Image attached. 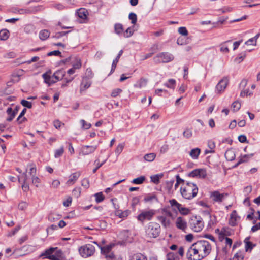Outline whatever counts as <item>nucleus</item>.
<instances>
[{
	"instance_id": "obj_1",
	"label": "nucleus",
	"mask_w": 260,
	"mask_h": 260,
	"mask_svg": "<svg viewBox=\"0 0 260 260\" xmlns=\"http://www.w3.org/2000/svg\"><path fill=\"white\" fill-rule=\"evenodd\" d=\"M212 247L206 240L198 241L187 250L186 256L189 260H201L211 252Z\"/></svg>"
},
{
	"instance_id": "obj_2",
	"label": "nucleus",
	"mask_w": 260,
	"mask_h": 260,
	"mask_svg": "<svg viewBox=\"0 0 260 260\" xmlns=\"http://www.w3.org/2000/svg\"><path fill=\"white\" fill-rule=\"evenodd\" d=\"M198 188L197 185L191 182H187L181 187L180 193L183 198L187 200H191L197 194Z\"/></svg>"
},
{
	"instance_id": "obj_3",
	"label": "nucleus",
	"mask_w": 260,
	"mask_h": 260,
	"mask_svg": "<svg viewBox=\"0 0 260 260\" xmlns=\"http://www.w3.org/2000/svg\"><path fill=\"white\" fill-rule=\"evenodd\" d=\"M41 256H45L46 258L51 260H62L64 258L62 251L57 247L50 248L42 253Z\"/></svg>"
},
{
	"instance_id": "obj_4",
	"label": "nucleus",
	"mask_w": 260,
	"mask_h": 260,
	"mask_svg": "<svg viewBox=\"0 0 260 260\" xmlns=\"http://www.w3.org/2000/svg\"><path fill=\"white\" fill-rule=\"evenodd\" d=\"M160 232V226L156 222H150L146 229V234L150 238H156Z\"/></svg>"
},
{
	"instance_id": "obj_5",
	"label": "nucleus",
	"mask_w": 260,
	"mask_h": 260,
	"mask_svg": "<svg viewBox=\"0 0 260 260\" xmlns=\"http://www.w3.org/2000/svg\"><path fill=\"white\" fill-rule=\"evenodd\" d=\"M174 58V56L169 53L163 52L157 54L154 58V62L156 63H168L172 61Z\"/></svg>"
},
{
	"instance_id": "obj_6",
	"label": "nucleus",
	"mask_w": 260,
	"mask_h": 260,
	"mask_svg": "<svg viewBox=\"0 0 260 260\" xmlns=\"http://www.w3.org/2000/svg\"><path fill=\"white\" fill-rule=\"evenodd\" d=\"M95 250L94 246L90 244H85L79 248V252L83 258H87L93 255Z\"/></svg>"
},
{
	"instance_id": "obj_7",
	"label": "nucleus",
	"mask_w": 260,
	"mask_h": 260,
	"mask_svg": "<svg viewBox=\"0 0 260 260\" xmlns=\"http://www.w3.org/2000/svg\"><path fill=\"white\" fill-rule=\"evenodd\" d=\"M190 225L191 229L194 232H199L204 227V222L202 218L195 217L191 219Z\"/></svg>"
},
{
	"instance_id": "obj_8",
	"label": "nucleus",
	"mask_w": 260,
	"mask_h": 260,
	"mask_svg": "<svg viewBox=\"0 0 260 260\" xmlns=\"http://www.w3.org/2000/svg\"><path fill=\"white\" fill-rule=\"evenodd\" d=\"M155 214V211L153 209L144 210L141 212L137 216V219L141 222L145 220H150Z\"/></svg>"
},
{
	"instance_id": "obj_9",
	"label": "nucleus",
	"mask_w": 260,
	"mask_h": 260,
	"mask_svg": "<svg viewBox=\"0 0 260 260\" xmlns=\"http://www.w3.org/2000/svg\"><path fill=\"white\" fill-rule=\"evenodd\" d=\"M227 193H220L218 191H214L210 193V198L215 202L221 203L228 196Z\"/></svg>"
},
{
	"instance_id": "obj_10",
	"label": "nucleus",
	"mask_w": 260,
	"mask_h": 260,
	"mask_svg": "<svg viewBox=\"0 0 260 260\" xmlns=\"http://www.w3.org/2000/svg\"><path fill=\"white\" fill-rule=\"evenodd\" d=\"M188 176L193 178L204 179L207 176V172L204 169H196L190 172Z\"/></svg>"
},
{
	"instance_id": "obj_11",
	"label": "nucleus",
	"mask_w": 260,
	"mask_h": 260,
	"mask_svg": "<svg viewBox=\"0 0 260 260\" xmlns=\"http://www.w3.org/2000/svg\"><path fill=\"white\" fill-rule=\"evenodd\" d=\"M229 83V79L227 77L223 78L216 86V91L218 93H221L225 89Z\"/></svg>"
},
{
	"instance_id": "obj_12",
	"label": "nucleus",
	"mask_w": 260,
	"mask_h": 260,
	"mask_svg": "<svg viewBox=\"0 0 260 260\" xmlns=\"http://www.w3.org/2000/svg\"><path fill=\"white\" fill-rule=\"evenodd\" d=\"M80 175L81 172L80 171L72 173L69 176V179L66 182V184L68 186L74 184Z\"/></svg>"
},
{
	"instance_id": "obj_13",
	"label": "nucleus",
	"mask_w": 260,
	"mask_h": 260,
	"mask_svg": "<svg viewBox=\"0 0 260 260\" xmlns=\"http://www.w3.org/2000/svg\"><path fill=\"white\" fill-rule=\"evenodd\" d=\"M91 85V82L87 77H84L81 81L80 85V93H83L88 88H89Z\"/></svg>"
},
{
	"instance_id": "obj_14",
	"label": "nucleus",
	"mask_w": 260,
	"mask_h": 260,
	"mask_svg": "<svg viewBox=\"0 0 260 260\" xmlns=\"http://www.w3.org/2000/svg\"><path fill=\"white\" fill-rule=\"evenodd\" d=\"M175 224L178 229L183 231H184L187 228V222L186 220L182 217H178L177 218L175 221Z\"/></svg>"
},
{
	"instance_id": "obj_15",
	"label": "nucleus",
	"mask_w": 260,
	"mask_h": 260,
	"mask_svg": "<svg viewBox=\"0 0 260 260\" xmlns=\"http://www.w3.org/2000/svg\"><path fill=\"white\" fill-rule=\"evenodd\" d=\"M97 149V146L85 145L82 147L81 153L83 155H87L93 153Z\"/></svg>"
},
{
	"instance_id": "obj_16",
	"label": "nucleus",
	"mask_w": 260,
	"mask_h": 260,
	"mask_svg": "<svg viewBox=\"0 0 260 260\" xmlns=\"http://www.w3.org/2000/svg\"><path fill=\"white\" fill-rule=\"evenodd\" d=\"M239 217L237 215V212L235 210L232 211L230 215V218L229 221V224L231 226H235L238 220L239 219Z\"/></svg>"
},
{
	"instance_id": "obj_17",
	"label": "nucleus",
	"mask_w": 260,
	"mask_h": 260,
	"mask_svg": "<svg viewBox=\"0 0 260 260\" xmlns=\"http://www.w3.org/2000/svg\"><path fill=\"white\" fill-rule=\"evenodd\" d=\"M17 112L18 109L17 108L15 110H13L12 108H8L7 110V113L9 116L7 118V120L8 121H11L17 113Z\"/></svg>"
},
{
	"instance_id": "obj_18",
	"label": "nucleus",
	"mask_w": 260,
	"mask_h": 260,
	"mask_svg": "<svg viewBox=\"0 0 260 260\" xmlns=\"http://www.w3.org/2000/svg\"><path fill=\"white\" fill-rule=\"evenodd\" d=\"M64 76L65 72L63 70H59L53 74L52 77L56 79L55 81L57 82L62 79Z\"/></svg>"
},
{
	"instance_id": "obj_19",
	"label": "nucleus",
	"mask_w": 260,
	"mask_h": 260,
	"mask_svg": "<svg viewBox=\"0 0 260 260\" xmlns=\"http://www.w3.org/2000/svg\"><path fill=\"white\" fill-rule=\"evenodd\" d=\"M42 77L44 80L45 83L46 84H48L49 86H50L51 84L55 83L56 81H54L53 79H52L51 77L47 72L43 74L42 75Z\"/></svg>"
},
{
	"instance_id": "obj_20",
	"label": "nucleus",
	"mask_w": 260,
	"mask_h": 260,
	"mask_svg": "<svg viewBox=\"0 0 260 260\" xmlns=\"http://www.w3.org/2000/svg\"><path fill=\"white\" fill-rule=\"evenodd\" d=\"M225 157L228 161H232L235 158V153L232 149H228L225 153Z\"/></svg>"
},
{
	"instance_id": "obj_21",
	"label": "nucleus",
	"mask_w": 260,
	"mask_h": 260,
	"mask_svg": "<svg viewBox=\"0 0 260 260\" xmlns=\"http://www.w3.org/2000/svg\"><path fill=\"white\" fill-rule=\"evenodd\" d=\"M201 153V149L199 148H193L189 152V155L193 159H197Z\"/></svg>"
},
{
	"instance_id": "obj_22",
	"label": "nucleus",
	"mask_w": 260,
	"mask_h": 260,
	"mask_svg": "<svg viewBox=\"0 0 260 260\" xmlns=\"http://www.w3.org/2000/svg\"><path fill=\"white\" fill-rule=\"evenodd\" d=\"M114 246V244L111 243L104 247H100V248L101 250V253L105 254H109Z\"/></svg>"
},
{
	"instance_id": "obj_23",
	"label": "nucleus",
	"mask_w": 260,
	"mask_h": 260,
	"mask_svg": "<svg viewBox=\"0 0 260 260\" xmlns=\"http://www.w3.org/2000/svg\"><path fill=\"white\" fill-rule=\"evenodd\" d=\"M169 202L173 210L175 211L178 210L181 205V204L179 203L175 199L170 200Z\"/></svg>"
},
{
	"instance_id": "obj_24",
	"label": "nucleus",
	"mask_w": 260,
	"mask_h": 260,
	"mask_svg": "<svg viewBox=\"0 0 260 260\" xmlns=\"http://www.w3.org/2000/svg\"><path fill=\"white\" fill-rule=\"evenodd\" d=\"M122 53H123V51L121 50L119 52L116 58L113 61L111 73H112L114 71V70L116 67L117 63L119 60V59L120 58V56L122 55Z\"/></svg>"
},
{
	"instance_id": "obj_25",
	"label": "nucleus",
	"mask_w": 260,
	"mask_h": 260,
	"mask_svg": "<svg viewBox=\"0 0 260 260\" xmlns=\"http://www.w3.org/2000/svg\"><path fill=\"white\" fill-rule=\"evenodd\" d=\"M50 36V32L47 29H43L39 32V38L41 40H46Z\"/></svg>"
},
{
	"instance_id": "obj_26",
	"label": "nucleus",
	"mask_w": 260,
	"mask_h": 260,
	"mask_svg": "<svg viewBox=\"0 0 260 260\" xmlns=\"http://www.w3.org/2000/svg\"><path fill=\"white\" fill-rule=\"evenodd\" d=\"M230 40L226 41L220 44V51L223 53H227L229 52V49L227 45V43L230 42Z\"/></svg>"
},
{
	"instance_id": "obj_27",
	"label": "nucleus",
	"mask_w": 260,
	"mask_h": 260,
	"mask_svg": "<svg viewBox=\"0 0 260 260\" xmlns=\"http://www.w3.org/2000/svg\"><path fill=\"white\" fill-rule=\"evenodd\" d=\"M253 156V154H245L239 157V164L247 162L250 158Z\"/></svg>"
},
{
	"instance_id": "obj_28",
	"label": "nucleus",
	"mask_w": 260,
	"mask_h": 260,
	"mask_svg": "<svg viewBox=\"0 0 260 260\" xmlns=\"http://www.w3.org/2000/svg\"><path fill=\"white\" fill-rule=\"evenodd\" d=\"M157 218L158 220L161 222V224L165 227H167L169 225L170 221L165 216H158Z\"/></svg>"
},
{
	"instance_id": "obj_29",
	"label": "nucleus",
	"mask_w": 260,
	"mask_h": 260,
	"mask_svg": "<svg viewBox=\"0 0 260 260\" xmlns=\"http://www.w3.org/2000/svg\"><path fill=\"white\" fill-rule=\"evenodd\" d=\"M148 80L145 78H141L136 84H135V87L138 88H141L142 87L145 86L147 83Z\"/></svg>"
},
{
	"instance_id": "obj_30",
	"label": "nucleus",
	"mask_w": 260,
	"mask_h": 260,
	"mask_svg": "<svg viewBox=\"0 0 260 260\" xmlns=\"http://www.w3.org/2000/svg\"><path fill=\"white\" fill-rule=\"evenodd\" d=\"M176 81L174 79H170L164 84V86L167 88L174 89L175 87Z\"/></svg>"
},
{
	"instance_id": "obj_31",
	"label": "nucleus",
	"mask_w": 260,
	"mask_h": 260,
	"mask_svg": "<svg viewBox=\"0 0 260 260\" xmlns=\"http://www.w3.org/2000/svg\"><path fill=\"white\" fill-rule=\"evenodd\" d=\"M180 258L176 253L170 252L167 254L166 260H179Z\"/></svg>"
},
{
	"instance_id": "obj_32",
	"label": "nucleus",
	"mask_w": 260,
	"mask_h": 260,
	"mask_svg": "<svg viewBox=\"0 0 260 260\" xmlns=\"http://www.w3.org/2000/svg\"><path fill=\"white\" fill-rule=\"evenodd\" d=\"M114 31L117 35L121 34L123 32V27L121 23H116L114 25Z\"/></svg>"
},
{
	"instance_id": "obj_33",
	"label": "nucleus",
	"mask_w": 260,
	"mask_h": 260,
	"mask_svg": "<svg viewBox=\"0 0 260 260\" xmlns=\"http://www.w3.org/2000/svg\"><path fill=\"white\" fill-rule=\"evenodd\" d=\"M189 41L188 38L180 37L177 40V43L179 45H184L189 43Z\"/></svg>"
},
{
	"instance_id": "obj_34",
	"label": "nucleus",
	"mask_w": 260,
	"mask_h": 260,
	"mask_svg": "<svg viewBox=\"0 0 260 260\" xmlns=\"http://www.w3.org/2000/svg\"><path fill=\"white\" fill-rule=\"evenodd\" d=\"M9 36V31L7 29H3L0 31V40H6Z\"/></svg>"
},
{
	"instance_id": "obj_35",
	"label": "nucleus",
	"mask_w": 260,
	"mask_h": 260,
	"mask_svg": "<svg viewBox=\"0 0 260 260\" xmlns=\"http://www.w3.org/2000/svg\"><path fill=\"white\" fill-rule=\"evenodd\" d=\"M163 176L162 174H156L155 175H153L151 176V180L152 182H153L154 183L156 184H158L159 182V180L160 178H161Z\"/></svg>"
},
{
	"instance_id": "obj_36",
	"label": "nucleus",
	"mask_w": 260,
	"mask_h": 260,
	"mask_svg": "<svg viewBox=\"0 0 260 260\" xmlns=\"http://www.w3.org/2000/svg\"><path fill=\"white\" fill-rule=\"evenodd\" d=\"M156 157V154L154 153H150L144 155V158L145 160L151 162L154 160Z\"/></svg>"
},
{
	"instance_id": "obj_37",
	"label": "nucleus",
	"mask_w": 260,
	"mask_h": 260,
	"mask_svg": "<svg viewBox=\"0 0 260 260\" xmlns=\"http://www.w3.org/2000/svg\"><path fill=\"white\" fill-rule=\"evenodd\" d=\"M174 183V180L167 181L166 182L165 188L167 190V191L169 193H171L172 192V189Z\"/></svg>"
},
{
	"instance_id": "obj_38",
	"label": "nucleus",
	"mask_w": 260,
	"mask_h": 260,
	"mask_svg": "<svg viewBox=\"0 0 260 260\" xmlns=\"http://www.w3.org/2000/svg\"><path fill=\"white\" fill-rule=\"evenodd\" d=\"M244 243L245 244V250L248 251L249 250H251L252 248V244L251 242L249 241V238H246L244 240Z\"/></svg>"
},
{
	"instance_id": "obj_39",
	"label": "nucleus",
	"mask_w": 260,
	"mask_h": 260,
	"mask_svg": "<svg viewBox=\"0 0 260 260\" xmlns=\"http://www.w3.org/2000/svg\"><path fill=\"white\" fill-rule=\"evenodd\" d=\"M130 260H147V258L141 254H136L134 255Z\"/></svg>"
},
{
	"instance_id": "obj_40",
	"label": "nucleus",
	"mask_w": 260,
	"mask_h": 260,
	"mask_svg": "<svg viewBox=\"0 0 260 260\" xmlns=\"http://www.w3.org/2000/svg\"><path fill=\"white\" fill-rule=\"evenodd\" d=\"M232 107L234 112H237L240 109L241 103L239 101H236L232 103Z\"/></svg>"
},
{
	"instance_id": "obj_41",
	"label": "nucleus",
	"mask_w": 260,
	"mask_h": 260,
	"mask_svg": "<svg viewBox=\"0 0 260 260\" xmlns=\"http://www.w3.org/2000/svg\"><path fill=\"white\" fill-rule=\"evenodd\" d=\"M129 213V211L128 210H125L123 212L118 210L116 211V215L118 216L120 218H124L127 217Z\"/></svg>"
},
{
	"instance_id": "obj_42",
	"label": "nucleus",
	"mask_w": 260,
	"mask_h": 260,
	"mask_svg": "<svg viewBox=\"0 0 260 260\" xmlns=\"http://www.w3.org/2000/svg\"><path fill=\"white\" fill-rule=\"evenodd\" d=\"M78 13L79 17L82 19L87 17V11L84 9H79Z\"/></svg>"
},
{
	"instance_id": "obj_43",
	"label": "nucleus",
	"mask_w": 260,
	"mask_h": 260,
	"mask_svg": "<svg viewBox=\"0 0 260 260\" xmlns=\"http://www.w3.org/2000/svg\"><path fill=\"white\" fill-rule=\"evenodd\" d=\"M133 28L128 27L124 32H123V36L125 38H129L133 35Z\"/></svg>"
},
{
	"instance_id": "obj_44",
	"label": "nucleus",
	"mask_w": 260,
	"mask_h": 260,
	"mask_svg": "<svg viewBox=\"0 0 260 260\" xmlns=\"http://www.w3.org/2000/svg\"><path fill=\"white\" fill-rule=\"evenodd\" d=\"M64 152V148L63 146L61 147L59 149H56L55 151L54 157L58 158L60 157Z\"/></svg>"
},
{
	"instance_id": "obj_45",
	"label": "nucleus",
	"mask_w": 260,
	"mask_h": 260,
	"mask_svg": "<svg viewBox=\"0 0 260 260\" xmlns=\"http://www.w3.org/2000/svg\"><path fill=\"white\" fill-rule=\"evenodd\" d=\"M145 179V177L142 176L133 179L132 181V183L136 184H141L144 182Z\"/></svg>"
},
{
	"instance_id": "obj_46",
	"label": "nucleus",
	"mask_w": 260,
	"mask_h": 260,
	"mask_svg": "<svg viewBox=\"0 0 260 260\" xmlns=\"http://www.w3.org/2000/svg\"><path fill=\"white\" fill-rule=\"evenodd\" d=\"M178 211H179L181 214L185 215H187L190 212L189 209L183 207L182 205H181Z\"/></svg>"
},
{
	"instance_id": "obj_47",
	"label": "nucleus",
	"mask_w": 260,
	"mask_h": 260,
	"mask_svg": "<svg viewBox=\"0 0 260 260\" xmlns=\"http://www.w3.org/2000/svg\"><path fill=\"white\" fill-rule=\"evenodd\" d=\"M95 197V201L97 203H100L104 200V196L102 194V192H99L94 194Z\"/></svg>"
},
{
	"instance_id": "obj_48",
	"label": "nucleus",
	"mask_w": 260,
	"mask_h": 260,
	"mask_svg": "<svg viewBox=\"0 0 260 260\" xmlns=\"http://www.w3.org/2000/svg\"><path fill=\"white\" fill-rule=\"evenodd\" d=\"M128 18L131 20L133 24H135L137 21V15L134 13H130L128 16Z\"/></svg>"
},
{
	"instance_id": "obj_49",
	"label": "nucleus",
	"mask_w": 260,
	"mask_h": 260,
	"mask_svg": "<svg viewBox=\"0 0 260 260\" xmlns=\"http://www.w3.org/2000/svg\"><path fill=\"white\" fill-rule=\"evenodd\" d=\"M32 183L35 184L36 187H38L40 182V178L36 175H32L31 176Z\"/></svg>"
},
{
	"instance_id": "obj_50",
	"label": "nucleus",
	"mask_w": 260,
	"mask_h": 260,
	"mask_svg": "<svg viewBox=\"0 0 260 260\" xmlns=\"http://www.w3.org/2000/svg\"><path fill=\"white\" fill-rule=\"evenodd\" d=\"M80 123L82 124V128L85 129H88L91 126V124L90 123L86 122L83 119L80 120Z\"/></svg>"
},
{
	"instance_id": "obj_51",
	"label": "nucleus",
	"mask_w": 260,
	"mask_h": 260,
	"mask_svg": "<svg viewBox=\"0 0 260 260\" xmlns=\"http://www.w3.org/2000/svg\"><path fill=\"white\" fill-rule=\"evenodd\" d=\"M120 236L125 240H127L129 236V231L128 230H124L120 233Z\"/></svg>"
},
{
	"instance_id": "obj_52",
	"label": "nucleus",
	"mask_w": 260,
	"mask_h": 260,
	"mask_svg": "<svg viewBox=\"0 0 260 260\" xmlns=\"http://www.w3.org/2000/svg\"><path fill=\"white\" fill-rule=\"evenodd\" d=\"M244 255L242 252H238L235 254L231 260H243Z\"/></svg>"
},
{
	"instance_id": "obj_53",
	"label": "nucleus",
	"mask_w": 260,
	"mask_h": 260,
	"mask_svg": "<svg viewBox=\"0 0 260 260\" xmlns=\"http://www.w3.org/2000/svg\"><path fill=\"white\" fill-rule=\"evenodd\" d=\"M122 89H120V88H116V89H114L112 90L111 93V96L112 97H116L117 96H118L120 93H121L122 92Z\"/></svg>"
},
{
	"instance_id": "obj_54",
	"label": "nucleus",
	"mask_w": 260,
	"mask_h": 260,
	"mask_svg": "<svg viewBox=\"0 0 260 260\" xmlns=\"http://www.w3.org/2000/svg\"><path fill=\"white\" fill-rule=\"evenodd\" d=\"M178 32L184 36H187L188 35V31L186 29V27H180L178 28Z\"/></svg>"
},
{
	"instance_id": "obj_55",
	"label": "nucleus",
	"mask_w": 260,
	"mask_h": 260,
	"mask_svg": "<svg viewBox=\"0 0 260 260\" xmlns=\"http://www.w3.org/2000/svg\"><path fill=\"white\" fill-rule=\"evenodd\" d=\"M21 104H22V106H23L24 107H25L27 108H31L32 107V104L30 102H29V101H27L25 100H22L21 101Z\"/></svg>"
},
{
	"instance_id": "obj_56",
	"label": "nucleus",
	"mask_w": 260,
	"mask_h": 260,
	"mask_svg": "<svg viewBox=\"0 0 260 260\" xmlns=\"http://www.w3.org/2000/svg\"><path fill=\"white\" fill-rule=\"evenodd\" d=\"M106 161V159L103 161L102 162L100 163L99 160H95L94 163L96 165V167L93 170V172L94 173H95L98 169L99 168H100L102 166H103L105 163Z\"/></svg>"
},
{
	"instance_id": "obj_57",
	"label": "nucleus",
	"mask_w": 260,
	"mask_h": 260,
	"mask_svg": "<svg viewBox=\"0 0 260 260\" xmlns=\"http://www.w3.org/2000/svg\"><path fill=\"white\" fill-rule=\"evenodd\" d=\"M81 185L85 188L87 189L89 187V181L88 179L84 178L81 181Z\"/></svg>"
},
{
	"instance_id": "obj_58",
	"label": "nucleus",
	"mask_w": 260,
	"mask_h": 260,
	"mask_svg": "<svg viewBox=\"0 0 260 260\" xmlns=\"http://www.w3.org/2000/svg\"><path fill=\"white\" fill-rule=\"evenodd\" d=\"M124 146V145L123 144H119L117 146V147L115 150V153L117 155H119L121 153V152L122 151V150L123 149Z\"/></svg>"
},
{
	"instance_id": "obj_59",
	"label": "nucleus",
	"mask_w": 260,
	"mask_h": 260,
	"mask_svg": "<svg viewBox=\"0 0 260 260\" xmlns=\"http://www.w3.org/2000/svg\"><path fill=\"white\" fill-rule=\"evenodd\" d=\"M20 226H16V228H14V229H13L11 231L9 232L7 234V236L11 237V236L14 235L20 230Z\"/></svg>"
},
{
	"instance_id": "obj_60",
	"label": "nucleus",
	"mask_w": 260,
	"mask_h": 260,
	"mask_svg": "<svg viewBox=\"0 0 260 260\" xmlns=\"http://www.w3.org/2000/svg\"><path fill=\"white\" fill-rule=\"evenodd\" d=\"M60 184V181L57 179H55L52 181L51 184V187L53 188H57L59 187Z\"/></svg>"
},
{
	"instance_id": "obj_61",
	"label": "nucleus",
	"mask_w": 260,
	"mask_h": 260,
	"mask_svg": "<svg viewBox=\"0 0 260 260\" xmlns=\"http://www.w3.org/2000/svg\"><path fill=\"white\" fill-rule=\"evenodd\" d=\"M176 182L174 185V189L176 190L180 183L183 182L184 180L180 178L179 175L176 176Z\"/></svg>"
},
{
	"instance_id": "obj_62",
	"label": "nucleus",
	"mask_w": 260,
	"mask_h": 260,
	"mask_svg": "<svg viewBox=\"0 0 260 260\" xmlns=\"http://www.w3.org/2000/svg\"><path fill=\"white\" fill-rule=\"evenodd\" d=\"M192 131L189 129H187L185 131H184L183 133V135L185 138L188 139L190 138L192 136Z\"/></svg>"
},
{
	"instance_id": "obj_63",
	"label": "nucleus",
	"mask_w": 260,
	"mask_h": 260,
	"mask_svg": "<svg viewBox=\"0 0 260 260\" xmlns=\"http://www.w3.org/2000/svg\"><path fill=\"white\" fill-rule=\"evenodd\" d=\"M153 200H157L156 197L155 195H148L144 199L146 202H151Z\"/></svg>"
},
{
	"instance_id": "obj_64",
	"label": "nucleus",
	"mask_w": 260,
	"mask_h": 260,
	"mask_svg": "<svg viewBox=\"0 0 260 260\" xmlns=\"http://www.w3.org/2000/svg\"><path fill=\"white\" fill-rule=\"evenodd\" d=\"M72 193L75 197L78 198L80 195L81 188L80 187L75 188L73 189Z\"/></svg>"
}]
</instances>
